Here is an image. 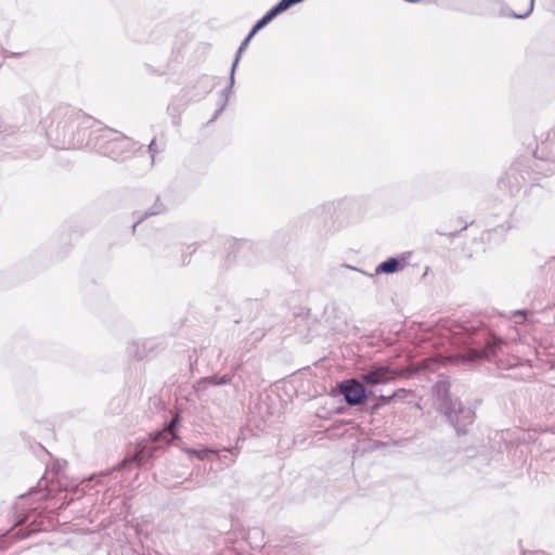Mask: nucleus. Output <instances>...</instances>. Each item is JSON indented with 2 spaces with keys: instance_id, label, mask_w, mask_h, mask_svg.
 <instances>
[{
  "instance_id": "nucleus-24",
  "label": "nucleus",
  "mask_w": 555,
  "mask_h": 555,
  "mask_svg": "<svg viewBox=\"0 0 555 555\" xmlns=\"http://www.w3.org/2000/svg\"><path fill=\"white\" fill-rule=\"evenodd\" d=\"M502 228L506 231V230L512 229L513 224L509 221H507L505 224L502 225Z\"/></svg>"
},
{
  "instance_id": "nucleus-14",
  "label": "nucleus",
  "mask_w": 555,
  "mask_h": 555,
  "mask_svg": "<svg viewBox=\"0 0 555 555\" xmlns=\"http://www.w3.org/2000/svg\"><path fill=\"white\" fill-rule=\"evenodd\" d=\"M164 211H165V206L158 199H156L154 205L149 210H146L141 217H139L138 221L133 224V230L144 218L150 217V216H156Z\"/></svg>"
},
{
  "instance_id": "nucleus-2",
  "label": "nucleus",
  "mask_w": 555,
  "mask_h": 555,
  "mask_svg": "<svg viewBox=\"0 0 555 555\" xmlns=\"http://www.w3.org/2000/svg\"><path fill=\"white\" fill-rule=\"evenodd\" d=\"M462 330L465 334L463 343L472 347L464 353L452 356L450 361L453 363L466 364L481 359H489L491 356H494L504 344L502 338L491 335L487 331L474 330L467 337V325L463 326Z\"/></svg>"
},
{
  "instance_id": "nucleus-5",
  "label": "nucleus",
  "mask_w": 555,
  "mask_h": 555,
  "mask_svg": "<svg viewBox=\"0 0 555 555\" xmlns=\"http://www.w3.org/2000/svg\"><path fill=\"white\" fill-rule=\"evenodd\" d=\"M338 387L345 401L351 406L362 404L369 395L362 383L356 378L344 380Z\"/></svg>"
},
{
  "instance_id": "nucleus-9",
  "label": "nucleus",
  "mask_w": 555,
  "mask_h": 555,
  "mask_svg": "<svg viewBox=\"0 0 555 555\" xmlns=\"http://www.w3.org/2000/svg\"><path fill=\"white\" fill-rule=\"evenodd\" d=\"M180 421L179 415H175L169 424L160 431L151 435V441L157 443H170L177 438L176 427Z\"/></svg>"
},
{
  "instance_id": "nucleus-4",
  "label": "nucleus",
  "mask_w": 555,
  "mask_h": 555,
  "mask_svg": "<svg viewBox=\"0 0 555 555\" xmlns=\"http://www.w3.org/2000/svg\"><path fill=\"white\" fill-rule=\"evenodd\" d=\"M441 410L459 434H464L466 427L474 422L475 413L470 408L464 406L459 401H452L448 397L444 398Z\"/></svg>"
},
{
  "instance_id": "nucleus-23",
  "label": "nucleus",
  "mask_w": 555,
  "mask_h": 555,
  "mask_svg": "<svg viewBox=\"0 0 555 555\" xmlns=\"http://www.w3.org/2000/svg\"><path fill=\"white\" fill-rule=\"evenodd\" d=\"M322 211L331 212L333 210V204H326L319 208Z\"/></svg>"
},
{
  "instance_id": "nucleus-8",
  "label": "nucleus",
  "mask_w": 555,
  "mask_h": 555,
  "mask_svg": "<svg viewBox=\"0 0 555 555\" xmlns=\"http://www.w3.org/2000/svg\"><path fill=\"white\" fill-rule=\"evenodd\" d=\"M526 181V177L520 173L516 166L511 167L499 180V186L513 195L517 193Z\"/></svg>"
},
{
  "instance_id": "nucleus-6",
  "label": "nucleus",
  "mask_w": 555,
  "mask_h": 555,
  "mask_svg": "<svg viewBox=\"0 0 555 555\" xmlns=\"http://www.w3.org/2000/svg\"><path fill=\"white\" fill-rule=\"evenodd\" d=\"M399 375L388 366H377L361 376L363 383L375 386L386 384Z\"/></svg>"
},
{
  "instance_id": "nucleus-13",
  "label": "nucleus",
  "mask_w": 555,
  "mask_h": 555,
  "mask_svg": "<svg viewBox=\"0 0 555 555\" xmlns=\"http://www.w3.org/2000/svg\"><path fill=\"white\" fill-rule=\"evenodd\" d=\"M254 36H250V33L248 34V36L243 40V42L241 43L237 52H236V56L234 59V62L232 64V68H231V85L234 83V74H235V69H236V66L240 62V59L242 56V53L243 51L247 48L250 39L253 38Z\"/></svg>"
},
{
  "instance_id": "nucleus-22",
  "label": "nucleus",
  "mask_w": 555,
  "mask_h": 555,
  "mask_svg": "<svg viewBox=\"0 0 555 555\" xmlns=\"http://www.w3.org/2000/svg\"><path fill=\"white\" fill-rule=\"evenodd\" d=\"M155 144V140H152L151 143L149 144V152L152 154V158H154V154L156 153Z\"/></svg>"
},
{
  "instance_id": "nucleus-7",
  "label": "nucleus",
  "mask_w": 555,
  "mask_h": 555,
  "mask_svg": "<svg viewBox=\"0 0 555 555\" xmlns=\"http://www.w3.org/2000/svg\"><path fill=\"white\" fill-rule=\"evenodd\" d=\"M411 253H403L398 257H390L375 268V274H391L402 271L408 264Z\"/></svg>"
},
{
  "instance_id": "nucleus-1",
  "label": "nucleus",
  "mask_w": 555,
  "mask_h": 555,
  "mask_svg": "<svg viewBox=\"0 0 555 555\" xmlns=\"http://www.w3.org/2000/svg\"><path fill=\"white\" fill-rule=\"evenodd\" d=\"M51 122L46 132L50 140L61 149H80L85 145V134L92 119L80 116L74 109L60 107L52 112Z\"/></svg>"
},
{
  "instance_id": "nucleus-17",
  "label": "nucleus",
  "mask_w": 555,
  "mask_h": 555,
  "mask_svg": "<svg viewBox=\"0 0 555 555\" xmlns=\"http://www.w3.org/2000/svg\"><path fill=\"white\" fill-rule=\"evenodd\" d=\"M533 4H534V0H530L528 9L526 10V12L520 13V14L513 13L511 16L515 17V18H526V17H528L531 14L532 10H533Z\"/></svg>"
},
{
  "instance_id": "nucleus-19",
  "label": "nucleus",
  "mask_w": 555,
  "mask_h": 555,
  "mask_svg": "<svg viewBox=\"0 0 555 555\" xmlns=\"http://www.w3.org/2000/svg\"><path fill=\"white\" fill-rule=\"evenodd\" d=\"M229 377L227 376H222L221 378H216V377H211L210 378V383L212 385H224V384H228L229 383Z\"/></svg>"
},
{
  "instance_id": "nucleus-16",
  "label": "nucleus",
  "mask_w": 555,
  "mask_h": 555,
  "mask_svg": "<svg viewBox=\"0 0 555 555\" xmlns=\"http://www.w3.org/2000/svg\"><path fill=\"white\" fill-rule=\"evenodd\" d=\"M233 86H234V83L231 85V78H230L229 79V86L221 91V96L223 98V101H222V104L219 107V109L216 112L215 118L218 116L219 113H221L224 109V107H225V105L228 103L229 95H230V93L232 91Z\"/></svg>"
},
{
  "instance_id": "nucleus-11",
  "label": "nucleus",
  "mask_w": 555,
  "mask_h": 555,
  "mask_svg": "<svg viewBox=\"0 0 555 555\" xmlns=\"http://www.w3.org/2000/svg\"><path fill=\"white\" fill-rule=\"evenodd\" d=\"M533 169L543 176H550L555 172V162L552 159L535 158Z\"/></svg>"
},
{
  "instance_id": "nucleus-21",
  "label": "nucleus",
  "mask_w": 555,
  "mask_h": 555,
  "mask_svg": "<svg viewBox=\"0 0 555 555\" xmlns=\"http://www.w3.org/2000/svg\"><path fill=\"white\" fill-rule=\"evenodd\" d=\"M345 269H350V270H353V271H357L359 272L360 274H363V275H366L369 278H373V274H366L364 271L360 270V269H357L354 267H351V266H344Z\"/></svg>"
},
{
  "instance_id": "nucleus-18",
  "label": "nucleus",
  "mask_w": 555,
  "mask_h": 555,
  "mask_svg": "<svg viewBox=\"0 0 555 555\" xmlns=\"http://www.w3.org/2000/svg\"><path fill=\"white\" fill-rule=\"evenodd\" d=\"M513 317L515 319L519 318L520 320H516V323H524L527 319V311L526 310H516L513 312Z\"/></svg>"
},
{
  "instance_id": "nucleus-3",
  "label": "nucleus",
  "mask_w": 555,
  "mask_h": 555,
  "mask_svg": "<svg viewBox=\"0 0 555 555\" xmlns=\"http://www.w3.org/2000/svg\"><path fill=\"white\" fill-rule=\"evenodd\" d=\"M111 143H116L119 145H131V140L116 130L99 127L94 130H91L88 134V138L87 133L85 134L83 147H90L104 155V150L107 149Z\"/></svg>"
},
{
  "instance_id": "nucleus-10",
  "label": "nucleus",
  "mask_w": 555,
  "mask_h": 555,
  "mask_svg": "<svg viewBox=\"0 0 555 555\" xmlns=\"http://www.w3.org/2000/svg\"><path fill=\"white\" fill-rule=\"evenodd\" d=\"M156 448H151L149 447L146 443H140L138 446V450L135 452V454L130 457L129 460H126L125 463L127 462H130V463H138L139 465H141L146 459L151 457L153 455V452L155 451Z\"/></svg>"
},
{
  "instance_id": "nucleus-15",
  "label": "nucleus",
  "mask_w": 555,
  "mask_h": 555,
  "mask_svg": "<svg viewBox=\"0 0 555 555\" xmlns=\"http://www.w3.org/2000/svg\"><path fill=\"white\" fill-rule=\"evenodd\" d=\"M185 452L190 456H195L198 460H206L209 454L215 453V451L212 449H208V448H204V449H199V450L188 448V449H185Z\"/></svg>"
},
{
  "instance_id": "nucleus-12",
  "label": "nucleus",
  "mask_w": 555,
  "mask_h": 555,
  "mask_svg": "<svg viewBox=\"0 0 555 555\" xmlns=\"http://www.w3.org/2000/svg\"><path fill=\"white\" fill-rule=\"evenodd\" d=\"M130 146L131 145L111 143V145L104 150V155L112 158H119L130 149Z\"/></svg>"
},
{
  "instance_id": "nucleus-20",
  "label": "nucleus",
  "mask_w": 555,
  "mask_h": 555,
  "mask_svg": "<svg viewBox=\"0 0 555 555\" xmlns=\"http://www.w3.org/2000/svg\"><path fill=\"white\" fill-rule=\"evenodd\" d=\"M397 393H398V392H395V393H392L391 396H380V397H379V400H380L384 404L389 403V402L392 400V398H393Z\"/></svg>"
}]
</instances>
